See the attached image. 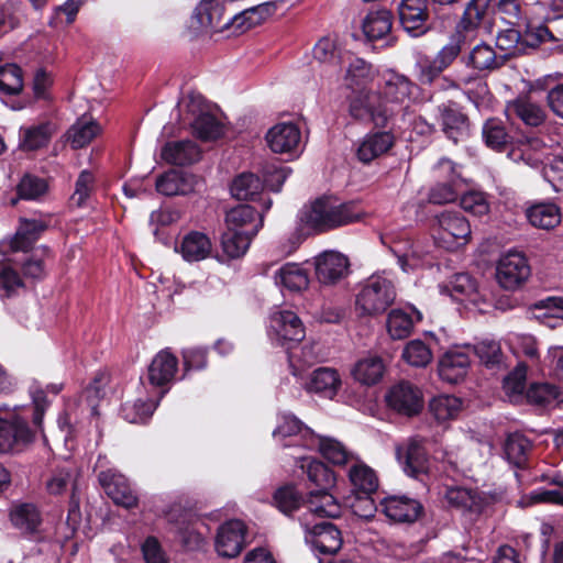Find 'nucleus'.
Listing matches in <instances>:
<instances>
[{
	"label": "nucleus",
	"instance_id": "nucleus-1",
	"mask_svg": "<svg viewBox=\"0 0 563 563\" xmlns=\"http://www.w3.org/2000/svg\"><path fill=\"white\" fill-rule=\"evenodd\" d=\"M465 43L461 32L451 35L449 42L434 55H422L416 63V77L420 85L434 87L437 90H456L461 85L459 80L443 73L460 56Z\"/></svg>",
	"mask_w": 563,
	"mask_h": 563
},
{
	"label": "nucleus",
	"instance_id": "nucleus-2",
	"mask_svg": "<svg viewBox=\"0 0 563 563\" xmlns=\"http://www.w3.org/2000/svg\"><path fill=\"white\" fill-rule=\"evenodd\" d=\"M362 218V212L354 202L336 203L329 198L316 200L305 213L308 225L319 231H327L346 225Z\"/></svg>",
	"mask_w": 563,
	"mask_h": 563
},
{
	"label": "nucleus",
	"instance_id": "nucleus-3",
	"mask_svg": "<svg viewBox=\"0 0 563 563\" xmlns=\"http://www.w3.org/2000/svg\"><path fill=\"white\" fill-rule=\"evenodd\" d=\"M396 295L391 278L385 275H372L356 295L355 309L363 317L379 316L394 303Z\"/></svg>",
	"mask_w": 563,
	"mask_h": 563
},
{
	"label": "nucleus",
	"instance_id": "nucleus-4",
	"mask_svg": "<svg viewBox=\"0 0 563 563\" xmlns=\"http://www.w3.org/2000/svg\"><path fill=\"white\" fill-rule=\"evenodd\" d=\"M349 113L356 121L372 122L378 128H385L394 115L393 109L382 102L377 92L366 89L355 91L350 98Z\"/></svg>",
	"mask_w": 563,
	"mask_h": 563
},
{
	"label": "nucleus",
	"instance_id": "nucleus-5",
	"mask_svg": "<svg viewBox=\"0 0 563 563\" xmlns=\"http://www.w3.org/2000/svg\"><path fill=\"white\" fill-rule=\"evenodd\" d=\"M435 219V240L441 247L454 251L471 241V224L460 211H443Z\"/></svg>",
	"mask_w": 563,
	"mask_h": 563
},
{
	"label": "nucleus",
	"instance_id": "nucleus-6",
	"mask_svg": "<svg viewBox=\"0 0 563 563\" xmlns=\"http://www.w3.org/2000/svg\"><path fill=\"white\" fill-rule=\"evenodd\" d=\"M299 522L305 532V540L312 548L324 554L338 552L343 543L341 531L331 522L313 521L302 515Z\"/></svg>",
	"mask_w": 563,
	"mask_h": 563
},
{
	"label": "nucleus",
	"instance_id": "nucleus-7",
	"mask_svg": "<svg viewBox=\"0 0 563 563\" xmlns=\"http://www.w3.org/2000/svg\"><path fill=\"white\" fill-rule=\"evenodd\" d=\"M186 109L192 117L190 125L197 137L202 141H213L223 135V124L209 112L205 99L200 95H189Z\"/></svg>",
	"mask_w": 563,
	"mask_h": 563
},
{
	"label": "nucleus",
	"instance_id": "nucleus-8",
	"mask_svg": "<svg viewBox=\"0 0 563 563\" xmlns=\"http://www.w3.org/2000/svg\"><path fill=\"white\" fill-rule=\"evenodd\" d=\"M396 455L402 471L410 477L421 479L430 470V459L420 437H412L396 446Z\"/></svg>",
	"mask_w": 563,
	"mask_h": 563
},
{
	"label": "nucleus",
	"instance_id": "nucleus-9",
	"mask_svg": "<svg viewBox=\"0 0 563 563\" xmlns=\"http://www.w3.org/2000/svg\"><path fill=\"white\" fill-rule=\"evenodd\" d=\"M77 475L78 474L75 467L69 465H62L51 470L43 482L46 493L52 496H58L68 492L69 489L71 490L68 509V521H76L80 517L79 499L75 494Z\"/></svg>",
	"mask_w": 563,
	"mask_h": 563
},
{
	"label": "nucleus",
	"instance_id": "nucleus-10",
	"mask_svg": "<svg viewBox=\"0 0 563 563\" xmlns=\"http://www.w3.org/2000/svg\"><path fill=\"white\" fill-rule=\"evenodd\" d=\"M530 276V266L523 254L508 252L500 257L496 268L498 284L507 290H515Z\"/></svg>",
	"mask_w": 563,
	"mask_h": 563
},
{
	"label": "nucleus",
	"instance_id": "nucleus-11",
	"mask_svg": "<svg viewBox=\"0 0 563 563\" xmlns=\"http://www.w3.org/2000/svg\"><path fill=\"white\" fill-rule=\"evenodd\" d=\"M505 113L509 120H520L525 125L538 128L548 118L545 109L530 93H522L506 103Z\"/></svg>",
	"mask_w": 563,
	"mask_h": 563
},
{
	"label": "nucleus",
	"instance_id": "nucleus-12",
	"mask_svg": "<svg viewBox=\"0 0 563 563\" xmlns=\"http://www.w3.org/2000/svg\"><path fill=\"white\" fill-rule=\"evenodd\" d=\"M98 481L115 505L124 508H133L137 505V497L130 487L128 479L115 470L101 471L98 474Z\"/></svg>",
	"mask_w": 563,
	"mask_h": 563
},
{
	"label": "nucleus",
	"instance_id": "nucleus-13",
	"mask_svg": "<svg viewBox=\"0 0 563 563\" xmlns=\"http://www.w3.org/2000/svg\"><path fill=\"white\" fill-rule=\"evenodd\" d=\"M314 268L321 284L334 285L349 275L350 263L343 254L325 251L314 258Z\"/></svg>",
	"mask_w": 563,
	"mask_h": 563
},
{
	"label": "nucleus",
	"instance_id": "nucleus-14",
	"mask_svg": "<svg viewBox=\"0 0 563 563\" xmlns=\"http://www.w3.org/2000/svg\"><path fill=\"white\" fill-rule=\"evenodd\" d=\"M33 438V432L23 419L16 416L10 419L0 417V453L19 450L31 443Z\"/></svg>",
	"mask_w": 563,
	"mask_h": 563
},
{
	"label": "nucleus",
	"instance_id": "nucleus-15",
	"mask_svg": "<svg viewBox=\"0 0 563 563\" xmlns=\"http://www.w3.org/2000/svg\"><path fill=\"white\" fill-rule=\"evenodd\" d=\"M269 328L277 341L284 345L299 343L305 338V328L299 317L289 310H280L271 316Z\"/></svg>",
	"mask_w": 563,
	"mask_h": 563
},
{
	"label": "nucleus",
	"instance_id": "nucleus-16",
	"mask_svg": "<svg viewBox=\"0 0 563 563\" xmlns=\"http://www.w3.org/2000/svg\"><path fill=\"white\" fill-rule=\"evenodd\" d=\"M438 112L442 131L450 140L457 143L468 136V118L455 102L449 101L440 104Z\"/></svg>",
	"mask_w": 563,
	"mask_h": 563
},
{
	"label": "nucleus",
	"instance_id": "nucleus-17",
	"mask_svg": "<svg viewBox=\"0 0 563 563\" xmlns=\"http://www.w3.org/2000/svg\"><path fill=\"white\" fill-rule=\"evenodd\" d=\"M245 526L240 520L221 525L216 537V550L223 558H235L244 547Z\"/></svg>",
	"mask_w": 563,
	"mask_h": 563
},
{
	"label": "nucleus",
	"instance_id": "nucleus-18",
	"mask_svg": "<svg viewBox=\"0 0 563 563\" xmlns=\"http://www.w3.org/2000/svg\"><path fill=\"white\" fill-rule=\"evenodd\" d=\"M266 141L274 153H296L301 144V132L295 123H277L266 133Z\"/></svg>",
	"mask_w": 563,
	"mask_h": 563
},
{
	"label": "nucleus",
	"instance_id": "nucleus-19",
	"mask_svg": "<svg viewBox=\"0 0 563 563\" xmlns=\"http://www.w3.org/2000/svg\"><path fill=\"white\" fill-rule=\"evenodd\" d=\"M382 510L394 522L411 523L422 514V505L407 496H389L382 500Z\"/></svg>",
	"mask_w": 563,
	"mask_h": 563
},
{
	"label": "nucleus",
	"instance_id": "nucleus-20",
	"mask_svg": "<svg viewBox=\"0 0 563 563\" xmlns=\"http://www.w3.org/2000/svg\"><path fill=\"white\" fill-rule=\"evenodd\" d=\"M386 400L390 408L407 416L417 415L422 408L419 389L406 382L395 385L388 391Z\"/></svg>",
	"mask_w": 563,
	"mask_h": 563
},
{
	"label": "nucleus",
	"instance_id": "nucleus-21",
	"mask_svg": "<svg viewBox=\"0 0 563 563\" xmlns=\"http://www.w3.org/2000/svg\"><path fill=\"white\" fill-rule=\"evenodd\" d=\"M395 144V135L390 131L367 133L357 144L356 157L363 164H369L385 155Z\"/></svg>",
	"mask_w": 563,
	"mask_h": 563
},
{
	"label": "nucleus",
	"instance_id": "nucleus-22",
	"mask_svg": "<svg viewBox=\"0 0 563 563\" xmlns=\"http://www.w3.org/2000/svg\"><path fill=\"white\" fill-rule=\"evenodd\" d=\"M305 508L307 518H331L335 519L342 515V505L339 500L328 492V489L311 490L307 499H305Z\"/></svg>",
	"mask_w": 563,
	"mask_h": 563
},
{
	"label": "nucleus",
	"instance_id": "nucleus-23",
	"mask_svg": "<svg viewBox=\"0 0 563 563\" xmlns=\"http://www.w3.org/2000/svg\"><path fill=\"white\" fill-rule=\"evenodd\" d=\"M48 225L49 219H21L18 230L10 241V250L12 252H29Z\"/></svg>",
	"mask_w": 563,
	"mask_h": 563
},
{
	"label": "nucleus",
	"instance_id": "nucleus-24",
	"mask_svg": "<svg viewBox=\"0 0 563 563\" xmlns=\"http://www.w3.org/2000/svg\"><path fill=\"white\" fill-rule=\"evenodd\" d=\"M175 251L188 263L200 262L211 255L212 242L206 233L190 231L179 240Z\"/></svg>",
	"mask_w": 563,
	"mask_h": 563
},
{
	"label": "nucleus",
	"instance_id": "nucleus-25",
	"mask_svg": "<svg viewBox=\"0 0 563 563\" xmlns=\"http://www.w3.org/2000/svg\"><path fill=\"white\" fill-rule=\"evenodd\" d=\"M228 0H200L194 11V20L201 30H224L225 3Z\"/></svg>",
	"mask_w": 563,
	"mask_h": 563
},
{
	"label": "nucleus",
	"instance_id": "nucleus-26",
	"mask_svg": "<svg viewBox=\"0 0 563 563\" xmlns=\"http://www.w3.org/2000/svg\"><path fill=\"white\" fill-rule=\"evenodd\" d=\"M178 371V358L169 351H159L152 360L147 378L151 385L166 387L173 383Z\"/></svg>",
	"mask_w": 563,
	"mask_h": 563
},
{
	"label": "nucleus",
	"instance_id": "nucleus-27",
	"mask_svg": "<svg viewBox=\"0 0 563 563\" xmlns=\"http://www.w3.org/2000/svg\"><path fill=\"white\" fill-rule=\"evenodd\" d=\"M198 185V178L189 173L170 169L156 179V190L164 196L188 195Z\"/></svg>",
	"mask_w": 563,
	"mask_h": 563
},
{
	"label": "nucleus",
	"instance_id": "nucleus-28",
	"mask_svg": "<svg viewBox=\"0 0 563 563\" xmlns=\"http://www.w3.org/2000/svg\"><path fill=\"white\" fill-rule=\"evenodd\" d=\"M273 437L284 446L298 444L299 440L303 441L302 444L307 446V443H311L314 440L312 431L303 427L301 421L294 416H283L273 431Z\"/></svg>",
	"mask_w": 563,
	"mask_h": 563
},
{
	"label": "nucleus",
	"instance_id": "nucleus-29",
	"mask_svg": "<svg viewBox=\"0 0 563 563\" xmlns=\"http://www.w3.org/2000/svg\"><path fill=\"white\" fill-rule=\"evenodd\" d=\"M398 11L400 23L408 33L417 36L426 32L427 0H401Z\"/></svg>",
	"mask_w": 563,
	"mask_h": 563
},
{
	"label": "nucleus",
	"instance_id": "nucleus-30",
	"mask_svg": "<svg viewBox=\"0 0 563 563\" xmlns=\"http://www.w3.org/2000/svg\"><path fill=\"white\" fill-rule=\"evenodd\" d=\"M416 84L407 76L398 74L394 70H388L384 75V85L382 87V95L385 104H404L410 99Z\"/></svg>",
	"mask_w": 563,
	"mask_h": 563
},
{
	"label": "nucleus",
	"instance_id": "nucleus-31",
	"mask_svg": "<svg viewBox=\"0 0 563 563\" xmlns=\"http://www.w3.org/2000/svg\"><path fill=\"white\" fill-rule=\"evenodd\" d=\"M263 223L262 214L249 205H240L227 212L228 229L255 236Z\"/></svg>",
	"mask_w": 563,
	"mask_h": 563
},
{
	"label": "nucleus",
	"instance_id": "nucleus-32",
	"mask_svg": "<svg viewBox=\"0 0 563 563\" xmlns=\"http://www.w3.org/2000/svg\"><path fill=\"white\" fill-rule=\"evenodd\" d=\"M162 158L173 165H191L200 161L201 150L191 140L168 142L162 148Z\"/></svg>",
	"mask_w": 563,
	"mask_h": 563
},
{
	"label": "nucleus",
	"instance_id": "nucleus-33",
	"mask_svg": "<svg viewBox=\"0 0 563 563\" xmlns=\"http://www.w3.org/2000/svg\"><path fill=\"white\" fill-rule=\"evenodd\" d=\"M470 363V357L465 352L449 351L439 362V375L443 380L455 384L466 375Z\"/></svg>",
	"mask_w": 563,
	"mask_h": 563
},
{
	"label": "nucleus",
	"instance_id": "nucleus-34",
	"mask_svg": "<svg viewBox=\"0 0 563 563\" xmlns=\"http://www.w3.org/2000/svg\"><path fill=\"white\" fill-rule=\"evenodd\" d=\"M167 520L175 526L176 532L186 547L195 548L201 543L202 538L200 533L194 529V523L197 519L192 514L184 511L179 507L172 508L167 512Z\"/></svg>",
	"mask_w": 563,
	"mask_h": 563
},
{
	"label": "nucleus",
	"instance_id": "nucleus-35",
	"mask_svg": "<svg viewBox=\"0 0 563 563\" xmlns=\"http://www.w3.org/2000/svg\"><path fill=\"white\" fill-rule=\"evenodd\" d=\"M437 167L440 170L452 174V176L448 183H439L431 187L428 194V201L432 205H445L454 202L459 197V192L454 186V179L456 176L455 166L450 159L442 158L439 161Z\"/></svg>",
	"mask_w": 563,
	"mask_h": 563
},
{
	"label": "nucleus",
	"instance_id": "nucleus-36",
	"mask_svg": "<svg viewBox=\"0 0 563 563\" xmlns=\"http://www.w3.org/2000/svg\"><path fill=\"white\" fill-rule=\"evenodd\" d=\"M351 373L358 383L375 385L383 378L385 363L380 356L368 354L354 364Z\"/></svg>",
	"mask_w": 563,
	"mask_h": 563
},
{
	"label": "nucleus",
	"instance_id": "nucleus-37",
	"mask_svg": "<svg viewBox=\"0 0 563 563\" xmlns=\"http://www.w3.org/2000/svg\"><path fill=\"white\" fill-rule=\"evenodd\" d=\"M275 284L290 291H301L308 288L307 271L297 263H286L274 273Z\"/></svg>",
	"mask_w": 563,
	"mask_h": 563
},
{
	"label": "nucleus",
	"instance_id": "nucleus-38",
	"mask_svg": "<svg viewBox=\"0 0 563 563\" xmlns=\"http://www.w3.org/2000/svg\"><path fill=\"white\" fill-rule=\"evenodd\" d=\"M341 379L338 372L330 367H320L312 372L307 390L332 398L340 388Z\"/></svg>",
	"mask_w": 563,
	"mask_h": 563
},
{
	"label": "nucleus",
	"instance_id": "nucleus-39",
	"mask_svg": "<svg viewBox=\"0 0 563 563\" xmlns=\"http://www.w3.org/2000/svg\"><path fill=\"white\" fill-rule=\"evenodd\" d=\"M12 525L26 534H35L40 531L41 514L32 504H20L10 512Z\"/></svg>",
	"mask_w": 563,
	"mask_h": 563
},
{
	"label": "nucleus",
	"instance_id": "nucleus-40",
	"mask_svg": "<svg viewBox=\"0 0 563 563\" xmlns=\"http://www.w3.org/2000/svg\"><path fill=\"white\" fill-rule=\"evenodd\" d=\"M100 132L95 120L81 117L67 130L66 137L70 146L78 150L87 146Z\"/></svg>",
	"mask_w": 563,
	"mask_h": 563
},
{
	"label": "nucleus",
	"instance_id": "nucleus-41",
	"mask_svg": "<svg viewBox=\"0 0 563 563\" xmlns=\"http://www.w3.org/2000/svg\"><path fill=\"white\" fill-rule=\"evenodd\" d=\"M527 218L533 227L550 230L561 222V212L555 203L539 202L527 210Z\"/></svg>",
	"mask_w": 563,
	"mask_h": 563
},
{
	"label": "nucleus",
	"instance_id": "nucleus-42",
	"mask_svg": "<svg viewBox=\"0 0 563 563\" xmlns=\"http://www.w3.org/2000/svg\"><path fill=\"white\" fill-rule=\"evenodd\" d=\"M416 319L411 313H408L401 309H393L386 321L387 331L391 339L402 340L410 335L415 322L421 320L419 311H413Z\"/></svg>",
	"mask_w": 563,
	"mask_h": 563
},
{
	"label": "nucleus",
	"instance_id": "nucleus-43",
	"mask_svg": "<svg viewBox=\"0 0 563 563\" xmlns=\"http://www.w3.org/2000/svg\"><path fill=\"white\" fill-rule=\"evenodd\" d=\"M448 504L463 511L478 514L482 510V498L476 490L465 487H449L445 492Z\"/></svg>",
	"mask_w": 563,
	"mask_h": 563
},
{
	"label": "nucleus",
	"instance_id": "nucleus-44",
	"mask_svg": "<svg viewBox=\"0 0 563 563\" xmlns=\"http://www.w3.org/2000/svg\"><path fill=\"white\" fill-rule=\"evenodd\" d=\"M375 74L371 64L362 58H353L345 74V85L354 91L365 89L374 80Z\"/></svg>",
	"mask_w": 563,
	"mask_h": 563
},
{
	"label": "nucleus",
	"instance_id": "nucleus-45",
	"mask_svg": "<svg viewBox=\"0 0 563 563\" xmlns=\"http://www.w3.org/2000/svg\"><path fill=\"white\" fill-rule=\"evenodd\" d=\"M349 478L353 486L352 493L374 494L378 488L375 471L364 463H355L349 471Z\"/></svg>",
	"mask_w": 563,
	"mask_h": 563
},
{
	"label": "nucleus",
	"instance_id": "nucleus-46",
	"mask_svg": "<svg viewBox=\"0 0 563 563\" xmlns=\"http://www.w3.org/2000/svg\"><path fill=\"white\" fill-rule=\"evenodd\" d=\"M307 446H318L322 456L335 465H344L353 459V455L344 448L341 442L331 438L314 435V440L311 443H307Z\"/></svg>",
	"mask_w": 563,
	"mask_h": 563
},
{
	"label": "nucleus",
	"instance_id": "nucleus-47",
	"mask_svg": "<svg viewBox=\"0 0 563 563\" xmlns=\"http://www.w3.org/2000/svg\"><path fill=\"white\" fill-rule=\"evenodd\" d=\"M393 26V15L388 10L371 11L363 21V32L368 40H379L387 35Z\"/></svg>",
	"mask_w": 563,
	"mask_h": 563
},
{
	"label": "nucleus",
	"instance_id": "nucleus-48",
	"mask_svg": "<svg viewBox=\"0 0 563 563\" xmlns=\"http://www.w3.org/2000/svg\"><path fill=\"white\" fill-rule=\"evenodd\" d=\"M530 450V440L518 432L509 434L504 446L508 462L519 468L526 465Z\"/></svg>",
	"mask_w": 563,
	"mask_h": 563
},
{
	"label": "nucleus",
	"instance_id": "nucleus-49",
	"mask_svg": "<svg viewBox=\"0 0 563 563\" xmlns=\"http://www.w3.org/2000/svg\"><path fill=\"white\" fill-rule=\"evenodd\" d=\"M482 134L485 144L494 151L501 152L511 143V136L506 131L504 122L497 118L485 121Z\"/></svg>",
	"mask_w": 563,
	"mask_h": 563
},
{
	"label": "nucleus",
	"instance_id": "nucleus-50",
	"mask_svg": "<svg viewBox=\"0 0 563 563\" xmlns=\"http://www.w3.org/2000/svg\"><path fill=\"white\" fill-rule=\"evenodd\" d=\"M461 410L462 400L452 395H440L429 402V411L439 422L455 419Z\"/></svg>",
	"mask_w": 563,
	"mask_h": 563
},
{
	"label": "nucleus",
	"instance_id": "nucleus-51",
	"mask_svg": "<svg viewBox=\"0 0 563 563\" xmlns=\"http://www.w3.org/2000/svg\"><path fill=\"white\" fill-rule=\"evenodd\" d=\"M470 65L479 71H492L501 67L504 56H497L494 48L486 44L476 45L470 53Z\"/></svg>",
	"mask_w": 563,
	"mask_h": 563
},
{
	"label": "nucleus",
	"instance_id": "nucleus-52",
	"mask_svg": "<svg viewBox=\"0 0 563 563\" xmlns=\"http://www.w3.org/2000/svg\"><path fill=\"white\" fill-rule=\"evenodd\" d=\"M54 132L55 126L49 122L21 129V147L25 151L38 150L47 145Z\"/></svg>",
	"mask_w": 563,
	"mask_h": 563
},
{
	"label": "nucleus",
	"instance_id": "nucleus-53",
	"mask_svg": "<svg viewBox=\"0 0 563 563\" xmlns=\"http://www.w3.org/2000/svg\"><path fill=\"white\" fill-rule=\"evenodd\" d=\"M300 462V467L306 470L309 481L319 489H329L334 485V473L322 462L309 457H301Z\"/></svg>",
	"mask_w": 563,
	"mask_h": 563
},
{
	"label": "nucleus",
	"instance_id": "nucleus-54",
	"mask_svg": "<svg viewBox=\"0 0 563 563\" xmlns=\"http://www.w3.org/2000/svg\"><path fill=\"white\" fill-rule=\"evenodd\" d=\"M540 147L541 141L539 139H525L518 141L508 155L514 162H523L528 166L539 167L542 162L538 153Z\"/></svg>",
	"mask_w": 563,
	"mask_h": 563
},
{
	"label": "nucleus",
	"instance_id": "nucleus-55",
	"mask_svg": "<svg viewBox=\"0 0 563 563\" xmlns=\"http://www.w3.org/2000/svg\"><path fill=\"white\" fill-rule=\"evenodd\" d=\"M263 181L252 173H243L234 178L231 185V194L239 200L254 199L262 192Z\"/></svg>",
	"mask_w": 563,
	"mask_h": 563
},
{
	"label": "nucleus",
	"instance_id": "nucleus-56",
	"mask_svg": "<svg viewBox=\"0 0 563 563\" xmlns=\"http://www.w3.org/2000/svg\"><path fill=\"white\" fill-rule=\"evenodd\" d=\"M253 238L247 233L227 228L221 239L222 250L230 258H239L246 253Z\"/></svg>",
	"mask_w": 563,
	"mask_h": 563
},
{
	"label": "nucleus",
	"instance_id": "nucleus-57",
	"mask_svg": "<svg viewBox=\"0 0 563 563\" xmlns=\"http://www.w3.org/2000/svg\"><path fill=\"white\" fill-rule=\"evenodd\" d=\"M266 11L267 8L263 4L245 9L240 13L228 16L224 21V29L234 26L236 31L245 32L257 25L263 20V13Z\"/></svg>",
	"mask_w": 563,
	"mask_h": 563
},
{
	"label": "nucleus",
	"instance_id": "nucleus-58",
	"mask_svg": "<svg viewBox=\"0 0 563 563\" xmlns=\"http://www.w3.org/2000/svg\"><path fill=\"white\" fill-rule=\"evenodd\" d=\"M449 295L456 301L475 300L477 287L475 280L467 274H456L445 286Z\"/></svg>",
	"mask_w": 563,
	"mask_h": 563
},
{
	"label": "nucleus",
	"instance_id": "nucleus-59",
	"mask_svg": "<svg viewBox=\"0 0 563 563\" xmlns=\"http://www.w3.org/2000/svg\"><path fill=\"white\" fill-rule=\"evenodd\" d=\"M157 404L152 400L137 399L125 402L121 407V415L130 423H144L153 415Z\"/></svg>",
	"mask_w": 563,
	"mask_h": 563
},
{
	"label": "nucleus",
	"instance_id": "nucleus-60",
	"mask_svg": "<svg viewBox=\"0 0 563 563\" xmlns=\"http://www.w3.org/2000/svg\"><path fill=\"white\" fill-rule=\"evenodd\" d=\"M274 503L276 507L287 516H290L301 506L305 507V500L292 485L278 488L274 494Z\"/></svg>",
	"mask_w": 563,
	"mask_h": 563
},
{
	"label": "nucleus",
	"instance_id": "nucleus-61",
	"mask_svg": "<svg viewBox=\"0 0 563 563\" xmlns=\"http://www.w3.org/2000/svg\"><path fill=\"white\" fill-rule=\"evenodd\" d=\"M23 77L21 68L15 64L0 67V91L4 95H16L22 90Z\"/></svg>",
	"mask_w": 563,
	"mask_h": 563
},
{
	"label": "nucleus",
	"instance_id": "nucleus-62",
	"mask_svg": "<svg viewBox=\"0 0 563 563\" xmlns=\"http://www.w3.org/2000/svg\"><path fill=\"white\" fill-rule=\"evenodd\" d=\"M490 0H471L466 5L460 22V27L471 31L479 26L485 18Z\"/></svg>",
	"mask_w": 563,
	"mask_h": 563
},
{
	"label": "nucleus",
	"instance_id": "nucleus-63",
	"mask_svg": "<svg viewBox=\"0 0 563 563\" xmlns=\"http://www.w3.org/2000/svg\"><path fill=\"white\" fill-rule=\"evenodd\" d=\"M402 358L412 366L424 367L432 360L429 346L421 340H412L405 346Z\"/></svg>",
	"mask_w": 563,
	"mask_h": 563
},
{
	"label": "nucleus",
	"instance_id": "nucleus-64",
	"mask_svg": "<svg viewBox=\"0 0 563 563\" xmlns=\"http://www.w3.org/2000/svg\"><path fill=\"white\" fill-rule=\"evenodd\" d=\"M346 505L355 516L365 520L372 519L377 511L372 494L352 493L346 498Z\"/></svg>",
	"mask_w": 563,
	"mask_h": 563
}]
</instances>
